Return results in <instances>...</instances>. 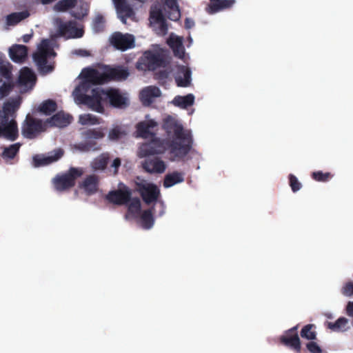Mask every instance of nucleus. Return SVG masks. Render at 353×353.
Returning a JSON list of instances; mask_svg holds the SVG:
<instances>
[{
    "instance_id": "1",
    "label": "nucleus",
    "mask_w": 353,
    "mask_h": 353,
    "mask_svg": "<svg viewBox=\"0 0 353 353\" xmlns=\"http://www.w3.org/2000/svg\"><path fill=\"white\" fill-rule=\"evenodd\" d=\"M163 139L156 137V154H166L172 162L185 163L192 159V134H168Z\"/></svg>"
},
{
    "instance_id": "2",
    "label": "nucleus",
    "mask_w": 353,
    "mask_h": 353,
    "mask_svg": "<svg viewBox=\"0 0 353 353\" xmlns=\"http://www.w3.org/2000/svg\"><path fill=\"white\" fill-rule=\"evenodd\" d=\"M129 75L128 69L123 65L105 66L103 72H100L96 69H86L83 70L85 81L78 85L76 90L86 92L90 84L100 85L110 81H121L125 80Z\"/></svg>"
},
{
    "instance_id": "3",
    "label": "nucleus",
    "mask_w": 353,
    "mask_h": 353,
    "mask_svg": "<svg viewBox=\"0 0 353 353\" xmlns=\"http://www.w3.org/2000/svg\"><path fill=\"white\" fill-rule=\"evenodd\" d=\"M57 54L50 45L48 39H43L38 46L37 52L33 55V59L37 65L38 70L41 74H47L52 72L54 69V63L48 61V59L54 58Z\"/></svg>"
},
{
    "instance_id": "4",
    "label": "nucleus",
    "mask_w": 353,
    "mask_h": 353,
    "mask_svg": "<svg viewBox=\"0 0 353 353\" xmlns=\"http://www.w3.org/2000/svg\"><path fill=\"white\" fill-rule=\"evenodd\" d=\"M19 103L17 101L6 102L0 110V132H19L15 120Z\"/></svg>"
},
{
    "instance_id": "5",
    "label": "nucleus",
    "mask_w": 353,
    "mask_h": 353,
    "mask_svg": "<svg viewBox=\"0 0 353 353\" xmlns=\"http://www.w3.org/2000/svg\"><path fill=\"white\" fill-rule=\"evenodd\" d=\"M81 103L86 105L91 110L102 113L104 112L103 102L105 101V90L96 88H92L91 94L81 93L79 95Z\"/></svg>"
},
{
    "instance_id": "6",
    "label": "nucleus",
    "mask_w": 353,
    "mask_h": 353,
    "mask_svg": "<svg viewBox=\"0 0 353 353\" xmlns=\"http://www.w3.org/2000/svg\"><path fill=\"white\" fill-rule=\"evenodd\" d=\"M84 170L81 168H70L61 175H57L53 180L54 188L58 191H64L75 185L76 179L83 175Z\"/></svg>"
},
{
    "instance_id": "7",
    "label": "nucleus",
    "mask_w": 353,
    "mask_h": 353,
    "mask_svg": "<svg viewBox=\"0 0 353 353\" xmlns=\"http://www.w3.org/2000/svg\"><path fill=\"white\" fill-rule=\"evenodd\" d=\"M105 99L110 106L118 109H125L130 104L127 94L118 88H110L105 90Z\"/></svg>"
},
{
    "instance_id": "8",
    "label": "nucleus",
    "mask_w": 353,
    "mask_h": 353,
    "mask_svg": "<svg viewBox=\"0 0 353 353\" xmlns=\"http://www.w3.org/2000/svg\"><path fill=\"white\" fill-rule=\"evenodd\" d=\"M120 185L122 187L118 190L110 191L105 195V199L114 205H127L132 197V191L128 186L122 183H120Z\"/></svg>"
},
{
    "instance_id": "9",
    "label": "nucleus",
    "mask_w": 353,
    "mask_h": 353,
    "mask_svg": "<svg viewBox=\"0 0 353 353\" xmlns=\"http://www.w3.org/2000/svg\"><path fill=\"white\" fill-rule=\"evenodd\" d=\"M110 42L114 48L121 51L133 48L135 46L134 37L132 34L120 32L113 33L110 38Z\"/></svg>"
},
{
    "instance_id": "10",
    "label": "nucleus",
    "mask_w": 353,
    "mask_h": 353,
    "mask_svg": "<svg viewBox=\"0 0 353 353\" xmlns=\"http://www.w3.org/2000/svg\"><path fill=\"white\" fill-rule=\"evenodd\" d=\"M168 46L172 49L174 55L186 62L189 59V55L185 52L183 46V37L173 32L170 34L166 41Z\"/></svg>"
},
{
    "instance_id": "11",
    "label": "nucleus",
    "mask_w": 353,
    "mask_h": 353,
    "mask_svg": "<svg viewBox=\"0 0 353 353\" xmlns=\"http://www.w3.org/2000/svg\"><path fill=\"white\" fill-rule=\"evenodd\" d=\"M170 53L166 50L156 48V75L158 74L159 79L166 78L170 72L165 69L170 62Z\"/></svg>"
},
{
    "instance_id": "12",
    "label": "nucleus",
    "mask_w": 353,
    "mask_h": 353,
    "mask_svg": "<svg viewBox=\"0 0 353 353\" xmlns=\"http://www.w3.org/2000/svg\"><path fill=\"white\" fill-rule=\"evenodd\" d=\"M58 33L66 39H77L83 36L84 30L83 28H77V23L74 21L67 22L60 21L58 24Z\"/></svg>"
},
{
    "instance_id": "13",
    "label": "nucleus",
    "mask_w": 353,
    "mask_h": 353,
    "mask_svg": "<svg viewBox=\"0 0 353 353\" xmlns=\"http://www.w3.org/2000/svg\"><path fill=\"white\" fill-rule=\"evenodd\" d=\"M298 326H294L287 330L283 335L280 337V342L283 345L290 347L296 352L300 353L301 345L299 336L297 333Z\"/></svg>"
},
{
    "instance_id": "14",
    "label": "nucleus",
    "mask_w": 353,
    "mask_h": 353,
    "mask_svg": "<svg viewBox=\"0 0 353 353\" xmlns=\"http://www.w3.org/2000/svg\"><path fill=\"white\" fill-rule=\"evenodd\" d=\"M63 154V149L57 148L50 152L48 156L36 154L32 158V164L35 168L46 166L60 159Z\"/></svg>"
},
{
    "instance_id": "15",
    "label": "nucleus",
    "mask_w": 353,
    "mask_h": 353,
    "mask_svg": "<svg viewBox=\"0 0 353 353\" xmlns=\"http://www.w3.org/2000/svg\"><path fill=\"white\" fill-rule=\"evenodd\" d=\"M135 185L145 203L149 204L154 201V183H148L138 176Z\"/></svg>"
},
{
    "instance_id": "16",
    "label": "nucleus",
    "mask_w": 353,
    "mask_h": 353,
    "mask_svg": "<svg viewBox=\"0 0 353 353\" xmlns=\"http://www.w3.org/2000/svg\"><path fill=\"white\" fill-rule=\"evenodd\" d=\"M48 129L46 120L35 119L28 114L23 123L21 132H42Z\"/></svg>"
},
{
    "instance_id": "17",
    "label": "nucleus",
    "mask_w": 353,
    "mask_h": 353,
    "mask_svg": "<svg viewBox=\"0 0 353 353\" xmlns=\"http://www.w3.org/2000/svg\"><path fill=\"white\" fill-rule=\"evenodd\" d=\"M86 139L79 143L74 145V148L81 152L96 151L100 150L101 147L96 139H101L105 134H91Z\"/></svg>"
},
{
    "instance_id": "18",
    "label": "nucleus",
    "mask_w": 353,
    "mask_h": 353,
    "mask_svg": "<svg viewBox=\"0 0 353 353\" xmlns=\"http://www.w3.org/2000/svg\"><path fill=\"white\" fill-rule=\"evenodd\" d=\"M136 138L143 137L150 139L149 143H143L139 149L140 157H150L154 154V134H134Z\"/></svg>"
},
{
    "instance_id": "19",
    "label": "nucleus",
    "mask_w": 353,
    "mask_h": 353,
    "mask_svg": "<svg viewBox=\"0 0 353 353\" xmlns=\"http://www.w3.org/2000/svg\"><path fill=\"white\" fill-rule=\"evenodd\" d=\"M72 121V117L63 112H59L50 118L46 119L48 128L58 127L64 128L68 126Z\"/></svg>"
},
{
    "instance_id": "20",
    "label": "nucleus",
    "mask_w": 353,
    "mask_h": 353,
    "mask_svg": "<svg viewBox=\"0 0 353 353\" xmlns=\"http://www.w3.org/2000/svg\"><path fill=\"white\" fill-rule=\"evenodd\" d=\"M136 68L141 71L154 70V52H145L136 63Z\"/></svg>"
},
{
    "instance_id": "21",
    "label": "nucleus",
    "mask_w": 353,
    "mask_h": 353,
    "mask_svg": "<svg viewBox=\"0 0 353 353\" xmlns=\"http://www.w3.org/2000/svg\"><path fill=\"white\" fill-rule=\"evenodd\" d=\"M10 59L15 63H23L28 56V48L23 45L14 44L9 49Z\"/></svg>"
},
{
    "instance_id": "22",
    "label": "nucleus",
    "mask_w": 353,
    "mask_h": 353,
    "mask_svg": "<svg viewBox=\"0 0 353 353\" xmlns=\"http://www.w3.org/2000/svg\"><path fill=\"white\" fill-rule=\"evenodd\" d=\"M99 176L95 174H91L85 178L83 181L79 185V187L84 190L88 195L95 194L98 190Z\"/></svg>"
},
{
    "instance_id": "23",
    "label": "nucleus",
    "mask_w": 353,
    "mask_h": 353,
    "mask_svg": "<svg viewBox=\"0 0 353 353\" xmlns=\"http://www.w3.org/2000/svg\"><path fill=\"white\" fill-rule=\"evenodd\" d=\"M36 77L31 69L24 67L19 72L17 84L19 86H27L30 83H34Z\"/></svg>"
},
{
    "instance_id": "24",
    "label": "nucleus",
    "mask_w": 353,
    "mask_h": 353,
    "mask_svg": "<svg viewBox=\"0 0 353 353\" xmlns=\"http://www.w3.org/2000/svg\"><path fill=\"white\" fill-rule=\"evenodd\" d=\"M128 204V212L125 215V218L138 219L141 212V204L140 199L137 197L131 198Z\"/></svg>"
},
{
    "instance_id": "25",
    "label": "nucleus",
    "mask_w": 353,
    "mask_h": 353,
    "mask_svg": "<svg viewBox=\"0 0 353 353\" xmlns=\"http://www.w3.org/2000/svg\"><path fill=\"white\" fill-rule=\"evenodd\" d=\"M164 5L165 9L170 10L168 13V17L172 21H177L181 17V12L176 0H161Z\"/></svg>"
},
{
    "instance_id": "26",
    "label": "nucleus",
    "mask_w": 353,
    "mask_h": 353,
    "mask_svg": "<svg viewBox=\"0 0 353 353\" xmlns=\"http://www.w3.org/2000/svg\"><path fill=\"white\" fill-rule=\"evenodd\" d=\"M74 8V10L71 12V15L74 18L81 20L86 17L90 10V5L85 1L80 0L77 1V3Z\"/></svg>"
},
{
    "instance_id": "27",
    "label": "nucleus",
    "mask_w": 353,
    "mask_h": 353,
    "mask_svg": "<svg viewBox=\"0 0 353 353\" xmlns=\"http://www.w3.org/2000/svg\"><path fill=\"white\" fill-rule=\"evenodd\" d=\"M179 87H188L191 83V72L186 67H183L175 77Z\"/></svg>"
},
{
    "instance_id": "28",
    "label": "nucleus",
    "mask_w": 353,
    "mask_h": 353,
    "mask_svg": "<svg viewBox=\"0 0 353 353\" xmlns=\"http://www.w3.org/2000/svg\"><path fill=\"white\" fill-rule=\"evenodd\" d=\"M183 181L184 174L183 172L174 171L165 176L163 180V186L168 188Z\"/></svg>"
},
{
    "instance_id": "29",
    "label": "nucleus",
    "mask_w": 353,
    "mask_h": 353,
    "mask_svg": "<svg viewBox=\"0 0 353 353\" xmlns=\"http://www.w3.org/2000/svg\"><path fill=\"white\" fill-rule=\"evenodd\" d=\"M211 3L207 8L209 13L213 14L221 10L230 8L234 3L233 0H210Z\"/></svg>"
},
{
    "instance_id": "30",
    "label": "nucleus",
    "mask_w": 353,
    "mask_h": 353,
    "mask_svg": "<svg viewBox=\"0 0 353 353\" xmlns=\"http://www.w3.org/2000/svg\"><path fill=\"white\" fill-rule=\"evenodd\" d=\"M194 96L192 94H188L185 96H176L172 103L175 106L185 109L191 106L194 103Z\"/></svg>"
},
{
    "instance_id": "31",
    "label": "nucleus",
    "mask_w": 353,
    "mask_h": 353,
    "mask_svg": "<svg viewBox=\"0 0 353 353\" xmlns=\"http://www.w3.org/2000/svg\"><path fill=\"white\" fill-rule=\"evenodd\" d=\"M163 126L168 132L178 133L181 132L183 130L181 123L178 120L172 117H168L165 119Z\"/></svg>"
},
{
    "instance_id": "32",
    "label": "nucleus",
    "mask_w": 353,
    "mask_h": 353,
    "mask_svg": "<svg viewBox=\"0 0 353 353\" xmlns=\"http://www.w3.org/2000/svg\"><path fill=\"white\" fill-rule=\"evenodd\" d=\"M140 100L143 105H150L154 99V86H149L143 89L140 92Z\"/></svg>"
},
{
    "instance_id": "33",
    "label": "nucleus",
    "mask_w": 353,
    "mask_h": 353,
    "mask_svg": "<svg viewBox=\"0 0 353 353\" xmlns=\"http://www.w3.org/2000/svg\"><path fill=\"white\" fill-rule=\"evenodd\" d=\"M20 147L21 144L19 143H16L8 147L4 148L3 151L1 154V157L6 161L13 159L19 153Z\"/></svg>"
},
{
    "instance_id": "34",
    "label": "nucleus",
    "mask_w": 353,
    "mask_h": 353,
    "mask_svg": "<svg viewBox=\"0 0 353 353\" xmlns=\"http://www.w3.org/2000/svg\"><path fill=\"white\" fill-rule=\"evenodd\" d=\"M110 160L108 153H103L94 159L92 163V167L95 170H103L106 168Z\"/></svg>"
},
{
    "instance_id": "35",
    "label": "nucleus",
    "mask_w": 353,
    "mask_h": 353,
    "mask_svg": "<svg viewBox=\"0 0 353 353\" xmlns=\"http://www.w3.org/2000/svg\"><path fill=\"white\" fill-rule=\"evenodd\" d=\"M29 15L30 13L27 10L19 12H13L7 16L6 23L8 26H14L22 20L28 18Z\"/></svg>"
},
{
    "instance_id": "36",
    "label": "nucleus",
    "mask_w": 353,
    "mask_h": 353,
    "mask_svg": "<svg viewBox=\"0 0 353 353\" xmlns=\"http://www.w3.org/2000/svg\"><path fill=\"white\" fill-rule=\"evenodd\" d=\"M139 222L143 229H150L153 225V216L150 210H144L141 212L139 217Z\"/></svg>"
},
{
    "instance_id": "37",
    "label": "nucleus",
    "mask_w": 353,
    "mask_h": 353,
    "mask_svg": "<svg viewBox=\"0 0 353 353\" xmlns=\"http://www.w3.org/2000/svg\"><path fill=\"white\" fill-rule=\"evenodd\" d=\"M57 103L52 100L48 99L44 101L39 106V111L46 115H50L57 110Z\"/></svg>"
},
{
    "instance_id": "38",
    "label": "nucleus",
    "mask_w": 353,
    "mask_h": 353,
    "mask_svg": "<svg viewBox=\"0 0 353 353\" xmlns=\"http://www.w3.org/2000/svg\"><path fill=\"white\" fill-rule=\"evenodd\" d=\"M316 326L314 324H307L301 330V336L307 340L316 339V332L315 331Z\"/></svg>"
},
{
    "instance_id": "39",
    "label": "nucleus",
    "mask_w": 353,
    "mask_h": 353,
    "mask_svg": "<svg viewBox=\"0 0 353 353\" xmlns=\"http://www.w3.org/2000/svg\"><path fill=\"white\" fill-rule=\"evenodd\" d=\"M105 19L103 14L98 13L92 20V28L94 32L99 33L105 29Z\"/></svg>"
},
{
    "instance_id": "40",
    "label": "nucleus",
    "mask_w": 353,
    "mask_h": 353,
    "mask_svg": "<svg viewBox=\"0 0 353 353\" xmlns=\"http://www.w3.org/2000/svg\"><path fill=\"white\" fill-rule=\"evenodd\" d=\"M77 0H60L54 6L57 12H65L75 6Z\"/></svg>"
},
{
    "instance_id": "41",
    "label": "nucleus",
    "mask_w": 353,
    "mask_h": 353,
    "mask_svg": "<svg viewBox=\"0 0 353 353\" xmlns=\"http://www.w3.org/2000/svg\"><path fill=\"white\" fill-rule=\"evenodd\" d=\"M347 319L345 317L339 318L335 322H327V327L333 330V331H339L341 328H343L347 324Z\"/></svg>"
},
{
    "instance_id": "42",
    "label": "nucleus",
    "mask_w": 353,
    "mask_h": 353,
    "mask_svg": "<svg viewBox=\"0 0 353 353\" xmlns=\"http://www.w3.org/2000/svg\"><path fill=\"white\" fill-rule=\"evenodd\" d=\"M154 127V120L143 121L136 125V132H150V130Z\"/></svg>"
},
{
    "instance_id": "43",
    "label": "nucleus",
    "mask_w": 353,
    "mask_h": 353,
    "mask_svg": "<svg viewBox=\"0 0 353 353\" xmlns=\"http://www.w3.org/2000/svg\"><path fill=\"white\" fill-rule=\"evenodd\" d=\"M156 29L158 28V34L164 35L167 33L168 26L164 19V18L156 13Z\"/></svg>"
},
{
    "instance_id": "44",
    "label": "nucleus",
    "mask_w": 353,
    "mask_h": 353,
    "mask_svg": "<svg viewBox=\"0 0 353 353\" xmlns=\"http://www.w3.org/2000/svg\"><path fill=\"white\" fill-rule=\"evenodd\" d=\"M12 65L9 62H0V75L7 80L12 78Z\"/></svg>"
},
{
    "instance_id": "45",
    "label": "nucleus",
    "mask_w": 353,
    "mask_h": 353,
    "mask_svg": "<svg viewBox=\"0 0 353 353\" xmlns=\"http://www.w3.org/2000/svg\"><path fill=\"white\" fill-rule=\"evenodd\" d=\"M13 88L14 83L12 82L3 83L0 86V99L8 96Z\"/></svg>"
},
{
    "instance_id": "46",
    "label": "nucleus",
    "mask_w": 353,
    "mask_h": 353,
    "mask_svg": "<svg viewBox=\"0 0 353 353\" xmlns=\"http://www.w3.org/2000/svg\"><path fill=\"white\" fill-rule=\"evenodd\" d=\"M289 184L293 192L299 191L301 187V183L299 181L298 179L292 174H290L288 176Z\"/></svg>"
},
{
    "instance_id": "47",
    "label": "nucleus",
    "mask_w": 353,
    "mask_h": 353,
    "mask_svg": "<svg viewBox=\"0 0 353 353\" xmlns=\"http://www.w3.org/2000/svg\"><path fill=\"white\" fill-rule=\"evenodd\" d=\"M160 190L156 185V210L159 209V216H161L165 212V205L162 201L160 200Z\"/></svg>"
},
{
    "instance_id": "48",
    "label": "nucleus",
    "mask_w": 353,
    "mask_h": 353,
    "mask_svg": "<svg viewBox=\"0 0 353 353\" xmlns=\"http://www.w3.org/2000/svg\"><path fill=\"white\" fill-rule=\"evenodd\" d=\"M330 176L331 174L330 172L323 173L321 171L314 172L312 174V179L317 181H327Z\"/></svg>"
},
{
    "instance_id": "49",
    "label": "nucleus",
    "mask_w": 353,
    "mask_h": 353,
    "mask_svg": "<svg viewBox=\"0 0 353 353\" xmlns=\"http://www.w3.org/2000/svg\"><path fill=\"white\" fill-rule=\"evenodd\" d=\"M143 168L149 173L154 172V157L146 159L142 163Z\"/></svg>"
},
{
    "instance_id": "50",
    "label": "nucleus",
    "mask_w": 353,
    "mask_h": 353,
    "mask_svg": "<svg viewBox=\"0 0 353 353\" xmlns=\"http://www.w3.org/2000/svg\"><path fill=\"white\" fill-rule=\"evenodd\" d=\"M97 118L91 114H83L79 117V122L82 125L95 124L97 123Z\"/></svg>"
},
{
    "instance_id": "51",
    "label": "nucleus",
    "mask_w": 353,
    "mask_h": 353,
    "mask_svg": "<svg viewBox=\"0 0 353 353\" xmlns=\"http://www.w3.org/2000/svg\"><path fill=\"white\" fill-rule=\"evenodd\" d=\"M341 293L345 296L353 295V282H347L341 289Z\"/></svg>"
},
{
    "instance_id": "52",
    "label": "nucleus",
    "mask_w": 353,
    "mask_h": 353,
    "mask_svg": "<svg viewBox=\"0 0 353 353\" xmlns=\"http://www.w3.org/2000/svg\"><path fill=\"white\" fill-rule=\"evenodd\" d=\"M307 349L311 353H321L322 350L320 346L314 341H310L306 345Z\"/></svg>"
},
{
    "instance_id": "53",
    "label": "nucleus",
    "mask_w": 353,
    "mask_h": 353,
    "mask_svg": "<svg viewBox=\"0 0 353 353\" xmlns=\"http://www.w3.org/2000/svg\"><path fill=\"white\" fill-rule=\"evenodd\" d=\"M166 169V165L163 161L156 157V173H163Z\"/></svg>"
},
{
    "instance_id": "54",
    "label": "nucleus",
    "mask_w": 353,
    "mask_h": 353,
    "mask_svg": "<svg viewBox=\"0 0 353 353\" xmlns=\"http://www.w3.org/2000/svg\"><path fill=\"white\" fill-rule=\"evenodd\" d=\"M121 161L120 158H119V157L114 159L113 162L112 163L110 167L114 169L113 174L114 175L117 174L118 170H119V167L121 166Z\"/></svg>"
},
{
    "instance_id": "55",
    "label": "nucleus",
    "mask_w": 353,
    "mask_h": 353,
    "mask_svg": "<svg viewBox=\"0 0 353 353\" xmlns=\"http://www.w3.org/2000/svg\"><path fill=\"white\" fill-rule=\"evenodd\" d=\"M149 21L150 26L154 23V5H152L150 8Z\"/></svg>"
},
{
    "instance_id": "56",
    "label": "nucleus",
    "mask_w": 353,
    "mask_h": 353,
    "mask_svg": "<svg viewBox=\"0 0 353 353\" xmlns=\"http://www.w3.org/2000/svg\"><path fill=\"white\" fill-rule=\"evenodd\" d=\"M347 314L350 316H353V301L348 302L346 306Z\"/></svg>"
},
{
    "instance_id": "57",
    "label": "nucleus",
    "mask_w": 353,
    "mask_h": 353,
    "mask_svg": "<svg viewBox=\"0 0 353 353\" xmlns=\"http://www.w3.org/2000/svg\"><path fill=\"white\" fill-rule=\"evenodd\" d=\"M19 134H0V137H3L11 141H14L18 137Z\"/></svg>"
},
{
    "instance_id": "58",
    "label": "nucleus",
    "mask_w": 353,
    "mask_h": 353,
    "mask_svg": "<svg viewBox=\"0 0 353 353\" xmlns=\"http://www.w3.org/2000/svg\"><path fill=\"white\" fill-rule=\"evenodd\" d=\"M194 26V21L190 19L187 18L185 21V27L186 29H190L192 28Z\"/></svg>"
},
{
    "instance_id": "59",
    "label": "nucleus",
    "mask_w": 353,
    "mask_h": 353,
    "mask_svg": "<svg viewBox=\"0 0 353 353\" xmlns=\"http://www.w3.org/2000/svg\"><path fill=\"white\" fill-rule=\"evenodd\" d=\"M32 33L24 34L22 37V40L24 43H28L30 40L32 39Z\"/></svg>"
},
{
    "instance_id": "60",
    "label": "nucleus",
    "mask_w": 353,
    "mask_h": 353,
    "mask_svg": "<svg viewBox=\"0 0 353 353\" xmlns=\"http://www.w3.org/2000/svg\"><path fill=\"white\" fill-rule=\"evenodd\" d=\"M25 137L28 138V139H34L37 137V135L38 134H23Z\"/></svg>"
},
{
    "instance_id": "61",
    "label": "nucleus",
    "mask_w": 353,
    "mask_h": 353,
    "mask_svg": "<svg viewBox=\"0 0 353 353\" xmlns=\"http://www.w3.org/2000/svg\"><path fill=\"white\" fill-rule=\"evenodd\" d=\"M120 134H115V133H113V134H109V135H110V138L111 139H119V137H120Z\"/></svg>"
},
{
    "instance_id": "62",
    "label": "nucleus",
    "mask_w": 353,
    "mask_h": 353,
    "mask_svg": "<svg viewBox=\"0 0 353 353\" xmlns=\"http://www.w3.org/2000/svg\"><path fill=\"white\" fill-rule=\"evenodd\" d=\"M110 132L114 133V132H121L120 131L119 128L117 126V127L114 128L112 130H111Z\"/></svg>"
},
{
    "instance_id": "63",
    "label": "nucleus",
    "mask_w": 353,
    "mask_h": 353,
    "mask_svg": "<svg viewBox=\"0 0 353 353\" xmlns=\"http://www.w3.org/2000/svg\"><path fill=\"white\" fill-rule=\"evenodd\" d=\"M159 95V90L156 88V94L155 96L157 97Z\"/></svg>"
},
{
    "instance_id": "64",
    "label": "nucleus",
    "mask_w": 353,
    "mask_h": 353,
    "mask_svg": "<svg viewBox=\"0 0 353 353\" xmlns=\"http://www.w3.org/2000/svg\"><path fill=\"white\" fill-rule=\"evenodd\" d=\"M188 40H189V41H190V45H191V44L192 43V37H188Z\"/></svg>"
}]
</instances>
